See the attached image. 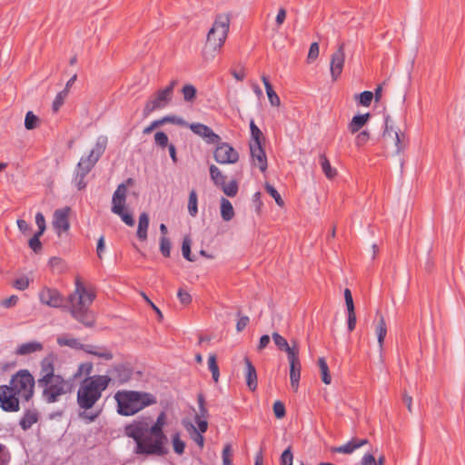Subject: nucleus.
Listing matches in <instances>:
<instances>
[{
  "instance_id": "obj_1",
  "label": "nucleus",
  "mask_w": 465,
  "mask_h": 465,
  "mask_svg": "<svg viewBox=\"0 0 465 465\" xmlns=\"http://www.w3.org/2000/svg\"><path fill=\"white\" fill-rule=\"evenodd\" d=\"M166 414L162 411L154 424L144 417L125 425L124 434L135 442L134 452L143 456H164L168 453L167 437L163 432Z\"/></svg>"
},
{
  "instance_id": "obj_2",
  "label": "nucleus",
  "mask_w": 465,
  "mask_h": 465,
  "mask_svg": "<svg viewBox=\"0 0 465 465\" xmlns=\"http://www.w3.org/2000/svg\"><path fill=\"white\" fill-rule=\"evenodd\" d=\"M39 292L43 304L70 312L72 316L85 327H93L94 317L89 306L95 298V292Z\"/></svg>"
},
{
  "instance_id": "obj_3",
  "label": "nucleus",
  "mask_w": 465,
  "mask_h": 465,
  "mask_svg": "<svg viewBox=\"0 0 465 465\" xmlns=\"http://www.w3.org/2000/svg\"><path fill=\"white\" fill-rule=\"evenodd\" d=\"M56 360L57 355L50 352L40 362V378L37 380V386L42 389V398L46 403L59 401L61 397L71 393L74 387L70 379L54 373Z\"/></svg>"
},
{
  "instance_id": "obj_4",
  "label": "nucleus",
  "mask_w": 465,
  "mask_h": 465,
  "mask_svg": "<svg viewBox=\"0 0 465 465\" xmlns=\"http://www.w3.org/2000/svg\"><path fill=\"white\" fill-rule=\"evenodd\" d=\"M111 377L108 375H94L84 379L77 391V404L83 411L79 412L81 419L89 422L94 421L101 413V410L87 411L93 409L101 399L102 392L108 387Z\"/></svg>"
},
{
  "instance_id": "obj_5",
  "label": "nucleus",
  "mask_w": 465,
  "mask_h": 465,
  "mask_svg": "<svg viewBox=\"0 0 465 465\" xmlns=\"http://www.w3.org/2000/svg\"><path fill=\"white\" fill-rule=\"evenodd\" d=\"M117 401V411L124 416H131L143 408L156 403V398L148 392L118 391L114 396Z\"/></svg>"
},
{
  "instance_id": "obj_6",
  "label": "nucleus",
  "mask_w": 465,
  "mask_h": 465,
  "mask_svg": "<svg viewBox=\"0 0 465 465\" xmlns=\"http://www.w3.org/2000/svg\"><path fill=\"white\" fill-rule=\"evenodd\" d=\"M230 28V16L227 14L216 15L213 26L207 34L206 46L211 47L214 52L220 51L228 35Z\"/></svg>"
},
{
  "instance_id": "obj_7",
  "label": "nucleus",
  "mask_w": 465,
  "mask_h": 465,
  "mask_svg": "<svg viewBox=\"0 0 465 465\" xmlns=\"http://www.w3.org/2000/svg\"><path fill=\"white\" fill-rule=\"evenodd\" d=\"M35 384V378L29 371L21 370L12 377L8 386L25 401H28L34 395Z\"/></svg>"
},
{
  "instance_id": "obj_8",
  "label": "nucleus",
  "mask_w": 465,
  "mask_h": 465,
  "mask_svg": "<svg viewBox=\"0 0 465 465\" xmlns=\"http://www.w3.org/2000/svg\"><path fill=\"white\" fill-rule=\"evenodd\" d=\"M107 141L106 136L100 135L96 139L95 144L90 151L89 154L87 156L81 157L77 164V168L84 170L85 173H89L104 153Z\"/></svg>"
},
{
  "instance_id": "obj_9",
  "label": "nucleus",
  "mask_w": 465,
  "mask_h": 465,
  "mask_svg": "<svg viewBox=\"0 0 465 465\" xmlns=\"http://www.w3.org/2000/svg\"><path fill=\"white\" fill-rule=\"evenodd\" d=\"M173 100V95L168 90L160 89L146 102L143 114L149 116L153 111L165 108Z\"/></svg>"
},
{
  "instance_id": "obj_10",
  "label": "nucleus",
  "mask_w": 465,
  "mask_h": 465,
  "mask_svg": "<svg viewBox=\"0 0 465 465\" xmlns=\"http://www.w3.org/2000/svg\"><path fill=\"white\" fill-rule=\"evenodd\" d=\"M20 397L8 385H0V407L3 411L15 412L19 411Z\"/></svg>"
},
{
  "instance_id": "obj_11",
  "label": "nucleus",
  "mask_w": 465,
  "mask_h": 465,
  "mask_svg": "<svg viewBox=\"0 0 465 465\" xmlns=\"http://www.w3.org/2000/svg\"><path fill=\"white\" fill-rule=\"evenodd\" d=\"M213 157L218 163L231 164L235 163L239 159L238 152L228 143H217Z\"/></svg>"
},
{
  "instance_id": "obj_12",
  "label": "nucleus",
  "mask_w": 465,
  "mask_h": 465,
  "mask_svg": "<svg viewBox=\"0 0 465 465\" xmlns=\"http://www.w3.org/2000/svg\"><path fill=\"white\" fill-rule=\"evenodd\" d=\"M345 63L344 44H341L337 50L331 54L330 72L333 81L341 74Z\"/></svg>"
},
{
  "instance_id": "obj_13",
  "label": "nucleus",
  "mask_w": 465,
  "mask_h": 465,
  "mask_svg": "<svg viewBox=\"0 0 465 465\" xmlns=\"http://www.w3.org/2000/svg\"><path fill=\"white\" fill-rule=\"evenodd\" d=\"M191 131L205 140L207 143H216L220 142V136L216 134L211 127L201 124L193 123L189 125Z\"/></svg>"
},
{
  "instance_id": "obj_14",
  "label": "nucleus",
  "mask_w": 465,
  "mask_h": 465,
  "mask_svg": "<svg viewBox=\"0 0 465 465\" xmlns=\"http://www.w3.org/2000/svg\"><path fill=\"white\" fill-rule=\"evenodd\" d=\"M127 188L124 183H121L117 186L112 198V208L111 211L114 214H121L124 210L126 201Z\"/></svg>"
},
{
  "instance_id": "obj_15",
  "label": "nucleus",
  "mask_w": 465,
  "mask_h": 465,
  "mask_svg": "<svg viewBox=\"0 0 465 465\" xmlns=\"http://www.w3.org/2000/svg\"><path fill=\"white\" fill-rule=\"evenodd\" d=\"M69 211L70 208L65 207L63 209L56 210L54 213L53 226L54 229L58 232V233L61 231L66 232L70 228V223L68 220Z\"/></svg>"
},
{
  "instance_id": "obj_16",
  "label": "nucleus",
  "mask_w": 465,
  "mask_h": 465,
  "mask_svg": "<svg viewBox=\"0 0 465 465\" xmlns=\"http://www.w3.org/2000/svg\"><path fill=\"white\" fill-rule=\"evenodd\" d=\"M251 156L253 162H257V166L261 172H265L267 169V157L262 143H250Z\"/></svg>"
},
{
  "instance_id": "obj_17",
  "label": "nucleus",
  "mask_w": 465,
  "mask_h": 465,
  "mask_svg": "<svg viewBox=\"0 0 465 465\" xmlns=\"http://www.w3.org/2000/svg\"><path fill=\"white\" fill-rule=\"evenodd\" d=\"M108 373L117 382L123 384L128 381L132 377V370L124 364H115L109 371Z\"/></svg>"
},
{
  "instance_id": "obj_18",
  "label": "nucleus",
  "mask_w": 465,
  "mask_h": 465,
  "mask_svg": "<svg viewBox=\"0 0 465 465\" xmlns=\"http://www.w3.org/2000/svg\"><path fill=\"white\" fill-rule=\"evenodd\" d=\"M79 350L85 351L88 354H92L97 356L99 358L104 359L106 361H110L113 359V353L104 347H98L92 344H84L81 343V347Z\"/></svg>"
},
{
  "instance_id": "obj_19",
  "label": "nucleus",
  "mask_w": 465,
  "mask_h": 465,
  "mask_svg": "<svg viewBox=\"0 0 465 465\" xmlns=\"http://www.w3.org/2000/svg\"><path fill=\"white\" fill-rule=\"evenodd\" d=\"M243 361L245 363L246 385L252 391H254L257 388L256 369L248 357H245Z\"/></svg>"
},
{
  "instance_id": "obj_20",
  "label": "nucleus",
  "mask_w": 465,
  "mask_h": 465,
  "mask_svg": "<svg viewBox=\"0 0 465 465\" xmlns=\"http://www.w3.org/2000/svg\"><path fill=\"white\" fill-rule=\"evenodd\" d=\"M368 443L367 439H352L349 442H347L344 445L334 447L332 448L331 451L338 452V453H344V454H351L356 449L361 448Z\"/></svg>"
},
{
  "instance_id": "obj_21",
  "label": "nucleus",
  "mask_w": 465,
  "mask_h": 465,
  "mask_svg": "<svg viewBox=\"0 0 465 465\" xmlns=\"http://www.w3.org/2000/svg\"><path fill=\"white\" fill-rule=\"evenodd\" d=\"M345 303L348 311V329L352 331L356 325V314L351 292H344Z\"/></svg>"
},
{
  "instance_id": "obj_22",
  "label": "nucleus",
  "mask_w": 465,
  "mask_h": 465,
  "mask_svg": "<svg viewBox=\"0 0 465 465\" xmlns=\"http://www.w3.org/2000/svg\"><path fill=\"white\" fill-rule=\"evenodd\" d=\"M371 114L369 113L357 114L352 117L348 124V129L351 134L358 133L369 121Z\"/></svg>"
},
{
  "instance_id": "obj_23",
  "label": "nucleus",
  "mask_w": 465,
  "mask_h": 465,
  "mask_svg": "<svg viewBox=\"0 0 465 465\" xmlns=\"http://www.w3.org/2000/svg\"><path fill=\"white\" fill-rule=\"evenodd\" d=\"M39 415L35 410H28L25 412L24 416L20 420V426L22 430H29L35 423L38 421Z\"/></svg>"
},
{
  "instance_id": "obj_24",
  "label": "nucleus",
  "mask_w": 465,
  "mask_h": 465,
  "mask_svg": "<svg viewBox=\"0 0 465 465\" xmlns=\"http://www.w3.org/2000/svg\"><path fill=\"white\" fill-rule=\"evenodd\" d=\"M43 344L39 341H29L21 344L15 351L17 355H28L43 350Z\"/></svg>"
},
{
  "instance_id": "obj_25",
  "label": "nucleus",
  "mask_w": 465,
  "mask_h": 465,
  "mask_svg": "<svg viewBox=\"0 0 465 465\" xmlns=\"http://www.w3.org/2000/svg\"><path fill=\"white\" fill-rule=\"evenodd\" d=\"M183 426L186 429V430L190 433V436L192 440L200 447L203 448L204 445V438L202 435L203 433H200L198 431L197 428L189 421H183Z\"/></svg>"
},
{
  "instance_id": "obj_26",
  "label": "nucleus",
  "mask_w": 465,
  "mask_h": 465,
  "mask_svg": "<svg viewBox=\"0 0 465 465\" xmlns=\"http://www.w3.org/2000/svg\"><path fill=\"white\" fill-rule=\"evenodd\" d=\"M149 227V216L146 213H142L139 216L137 237L143 241L147 238V231Z\"/></svg>"
},
{
  "instance_id": "obj_27",
  "label": "nucleus",
  "mask_w": 465,
  "mask_h": 465,
  "mask_svg": "<svg viewBox=\"0 0 465 465\" xmlns=\"http://www.w3.org/2000/svg\"><path fill=\"white\" fill-rule=\"evenodd\" d=\"M221 216L225 222L231 221L234 216L232 204L224 197H222L221 199Z\"/></svg>"
},
{
  "instance_id": "obj_28",
  "label": "nucleus",
  "mask_w": 465,
  "mask_h": 465,
  "mask_svg": "<svg viewBox=\"0 0 465 465\" xmlns=\"http://www.w3.org/2000/svg\"><path fill=\"white\" fill-rule=\"evenodd\" d=\"M262 80L264 84L270 104L272 106H278L280 104V98L277 95V94L275 93V91L273 90L272 85L271 84V83L269 82V80L266 76L263 75L262 77Z\"/></svg>"
},
{
  "instance_id": "obj_29",
  "label": "nucleus",
  "mask_w": 465,
  "mask_h": 465,
  "mask_svg": "<svg viewBox=\"0 0 465 465\" xmlns=\"http://www.w3.org/2000/svg\"><path fill=\"white\" fill-rule=\"evenodd\" d=\"M301 362L290 365V379L291 386L296 391L299 388V381L301 378Z\"/></svg>"
},
{
  "instance_id": "obj_30",
  "label": "nucleus",
  "mask_w": 465,
  "mask_h": 465,
  "mask_svg": "<svg viewBox=\"0 0 465 465\" xmlns=\"http://www.w3.org/2000/svg\"><path fill=\"white\" fill-rule=\"evenodd\" d=\"M56 342L61 347L67 346L75 350H79V347H81V342L78 339L69 337L68 335L57 337Z\"/></svg>"
},
{
  "instance_id": "obj_31",
  "label": "nucleus",
  "mask_w": 465,
  "mask_h": 465,
  "mask_svg": "<svg viewBox=\"0 0 465 465\" xmlns=\"http://www.w3.org/2000/svg\"><path fill=\"white\" fill-rule=\"evenodd\" d=\"M376 333H377L379 347L381 351L382 347H383L384 339L387 334V328H386V323H385L383 316H381L379 319V322L376 326Z\"/></svg>"
},
{
  "instance_id": "obj_32",
  "label": "nucleus",
  "mask_w": 465,
  "mask_h": 465,
  "mask_svg": "<svg viewBox=\"0 0 465 465\" xmlns=\"http://www.w3.org/2000/svg\"><path fill=\"white\" fill-rule=\"evenodd\" d=\"M188 213L192 217L198 213V197L195 190H192L188 198Z\"/></svg>"
},
{
  "instance_id": "obj_33",
  "label": "nucleus",
  "mask_w": 465,
  "mask_h": 465,
  "mask_svg": "<svg viewBox=\"0 0 465 465\" xmlns=\"http://www.w3.org/2000/svg\"><path fill=\"white\" fill-rule=\"evenodd\" d=\"M209 171L211 179L213 180L215 185L221 186L222 184L224 183L225 176L223 174V173L216 165L212 164L209 168Z\"/></svg>"
},
{
  "instance_id": "obj_34",
  "label": "nucleus",
  "mask_w": 465,
  "mask_h": 465,
  "mask_svg": "<svg viewBox=\"0 0 465 465\" xmlns=\"http://www.w3.org/2000/svg\"><path fill=\"white\" fill-rule=\"evenodd\" d=\"M354 99L360 105L368 107L371 105L373 99V93L371 91H363L355 94Z\"/></svg>"
},
{
  "instance_id": "obj_35",
  "label": "nucleus",
  "mask_w": 465,
  "mask_h": 465,
  "mask_svg": "<svg viewBox=\"0 0 465 465\" xmlns=\"http://www.w3.org/2000/svg\"><path fill=\"white\" fill-rule=\"evenodd\" d=\"M318 365L321 371L322 381L325 384H330L331 382V378L329 372V367L324 358L318 359Z\"/></svg>"
},
{
  "instance_id": "obj_36",
  "label": "nucleus",
  "mask_w": 465,
  "mask_h": 465,
  "mask_svg": "<svg viewBox=\"0 0 465 465\" xmlns=\"http://www.w3.org/2000/svg\"><path fill=\"white\" fill-rule=\"evenodd\" d=\"M182 94L186 103H192L196 97L197 90L194 85L186 84L182 88Z\"/></svg>"
},
{
  "instance_id": "obj_37",
  "label": "nucleus",
  "mask_w": 465,
  "mask_h": 465,
  "mask_svg": "<svg viewBox=\"0 0 465 465\" xmlns=\"http://www.w3.org/2000/svg\"><path fill=\"white\" fill-rule=\"evenodd\" d=\"M197 401L199 406V411L195 414L194 420H206L208 417V411L205 408V399L202 393L198 394Z\"/></svg>"
},
{
  "instance_id": "obj_38",
  "label": "nucleus",
  "mask_w": 465,
  "mask_h": 465,
  "mask_svg": "<svg viewBox=\"0 0 465 465\" xmlns=\"http://www.w3.org/2000/svg\"><path fill=\"white\" fill-rule=\"evenodd\" d=\"M320 163L326 177L331 179L336 175V170L331 167L330 161L324 155H321Z\"/></svg>"
},
{
  "instance_id": "obj_39",
  "label": "nucleus",
  "mask_w": 465,
  "mask_h": 465,
  "mask_svg": "<svg viewBox=\"0 0 465 465\" xmlns=\"http://www.w3.org/2000/svg\"><path fill=\"white\" fill-rule=\"evenodd\" d=\"M88 173H85L84 170H81L76 167L74 176V182L78 190H83L86 186V183L84 182V178Z\"/></svg>"
},
{
  "instance_id": "obj_40",
  "label": "nucleus",
  "mask_w": 465,
  "mask_h": 465,
  "mask_svg": "<svg viewBox=\"0 0 465 465\" xmlns=\"http://www.w3.org/2000/svg\"><path fill=\"white\" fill-rule=\"evenodd\" d=\"M285 352L287 353V357H288V361H289L290 365L291 364H296L297 365V363H300L299 347H298V345H297V343L295 341H293L292 345L290 346V350L289 351H285Z\"/></svg>"
},
{
  "instance_id": "obj_41",
  "label": "nucleus",
  "mask_w": 465,
  "mask_h": 465,
  "mask_svg": "<svg viewBox=\"0 0 465 465\" xmlns=\"http://www.w3.org/2000/svg\"><path fill=\"white\" fill-rule=\"evenodd\" d=\"M208 367H209V370L212 372V376H213V381L215 382H217L219 381L220 371H219L218 364L216 362V356L214 354L209 355V357H208Z\"/></svg>"
},
{
  "instance_id": "obj_42",
  "label": "nucleus",
  "mask_w": 465,
  "mask_h": 465,
  "mask_svg": "<svg viewBox=\"0 0 465 465\" xmlns=\"http://www.w3.org/2000/svg\"><path fill=\"white\" fill-rule=\"evenodd\" d=\"M220 187H222V190L224 193V194H226L229 197H233L238 193V183L235 180H232L228 183L224 182V183L222 184Z\"/></svg>"
},
{
  "instance_id": "obj_43",
  "label": "nucleus",
  "mask_w": 465,
  "mask_h": 465,
  "mask_svg": "<svg viewBox=\"0 0 465 465\" xmlns=\"http://www.w3.org/2000/svg\"><path fill=\"white\" fill-rule=\"evenodd\" d=\"M191 243H192V241H191L190 237L185 236L183 238V241L182 243V253H183V256L187 261L193 262V261H195V258H194V256H192V253H191Z\"/></svg>"
},
{
  "instance_id": "obj_44",
  "label": "nucleus",
  "mask_w": 465,
  "mask_h": 465,
  "mask_svg": "<svg viewBox=\"0 0 465 465\" xmlns=\"http://www.w3.org/2000/svg\"><path fill=\"white\" fill-rule=\"evenodd\" d=\"M272 338L279 350L283 351L290 350V345L286 339L280 335L278 332H272Z\"/></svg>"
},
{
  "instance_id": "obj_45",
  "label": "nucleus",
  "mask_w": 465,
  "mask_h": 465,
  "mask_svg": "<svg viewBox=\"0 0 465 465\" xmlns=\"http://www.w3.org/2000/svg\"><path fill=\"white\" fill-rule=\"evenodd\" d=\"M396 131L393 129L392 126V121L391 119V116L389 114L384 115V131H383V137L385 139L387 138H393V134Z\"/></svg>"
},
{
  "instance_id": "obj_46",
  "label": "nucleus",
  "mask_w": 465,
  "mask_h": 465,
  "mask_svg": "<svg viewBox=\"0 0 465 465\" xmlns=\"http://www.w3.org/2000/svg\"><path fill=\"white\" fill-rule=\"evenodd\" d=\"M37 122L38 118L32 111L26 113L25 118V127L27 130L35 129L36 127Z\"/></svg>"
},
{
  "instance_id": "obj_47",
  "label": "nucleus",
  "mask_w": 465,
  "mask_h": 465,
  "mask_svg": "<svg viewBox=\"0 0 465 465\" xmlns=\"http://www.w3.org/2000/svg\"><path fill=\"white\" fill-rule=\"evenodd\" d=\"M173 446L175 453L181 455L184 452L185 443L180 439V434L173 435Z\"/></svg>"
},
{
  "instance_id": "obj_48",
  "label": "nucleus",
  "mask_w": 465,
  "mask_h": 465,
  "mask_svg": "<svg viewBox=\"0 0 465 465\" xmlns=\"http://www.w3.org/2000/svg\"><path fill=\"white\" fill-rule=\"evenodd\" d=\"M67 95H68V91L67 90H62L61 92H59L56 94V96H55V98H54V100L53 102V104H52L54 112H57L59 110V108L64 104V99L66 98Z\"/></svg>"
},
{
  "instance_id": "obj_49",
  "label": "nucleus",
  "mask_w": 465,
  "mask_h": 465,
  "mask_svg": "<svg viewBox=\"0 0 465 465\" xmlns=\"http://www.w3.org/2000/svg\"><path fill=\"white\" fill-rule=\"evenodd\" d=\"M169 138L163 131L156 132L154 134V143L161 148H164L169 145Z\"/></svg>"
},
{
  "instance_id": "obj_50",
  "label": "nucleus",
  "mask_w": 465,
  "mask_h": 465,
  "mask_svg": "<svg viewBox=\"0 0 465 465\" xmlns=\"http://www.w3.org/2000/svg\"><path fill=\"white\" fill-rule=\"evenodd\" d=\"M43 233L35 232L34 236L29 240V247L35 252H39L42 249V243L40 242V237Z\"/></svg>"
},
{
  "instance_id": "obj_51",
  "label": "nucleus",
  "mask_w": 465,
  "mask_h": 465,
  "mask_svg": "<svg viewBox=\"0 0 465 465\" xmlns=\"http://www.w3.org/2000/svg\"><path fill=\"white\" fill-rule=\"evenodd\" d=\"M265 190L266 192L274 199L275 203L279 206L283 205V200L281 197V194L278 193V191L270 183L265 184Z\"/></svg>"
},
{
  "instance_id": "obj_52",
  "label": "nucleus",
  "mask_w": 465,
  "mask_h": 465,
  "mask_svg": "<svg viewBox=\"0 0 465 465\" xmlns=\"http://www.w3.org/2000/svg\"><path fill=\"white\" fill-rule=\"evenodd\" d=\"M160 251L164 257H169L171 253V242L166 236L160 238Z\"/></svg>"
},
{
  "instance_id": "obj_53",
  "label": "nucleus",
  "mask_w": 465,
  "mask_h": 465,
  "mask_svg": "<svg viewBox=\"0 0 465 465\" xmlns=\"http://www.w3.org/2000/svg\"><path fill=\"white\" fill-rule=\"evenodd\" d=\"M293 455L291 447H288L281 455V465H292Z\"/></svg>"
},
{
  "instance_id": "obj_54",
  "label": "nucleus",
  "mask_w": 465,
  "mask_h": 465,
  "mask_svg": "<svg viewBox=\"0 0 465 465\" xmlns=\"http://www.w3.org/2000/svg\"><path fill=\"white\" fill-rule=\"evenodd\" d=\"M273 412L277 419H282L286 414L284 404L280 401H276L273 404Z\"/></svg>"
},
{
  "instance_id": "obj_55",
  "label": "nucleus",
  "mask_w": 465,
  "mask_h": 465,
  "mask_svg": "<svg viewBox=\"0 0 465 465\" xmlns=\"http://www.w3.org/2000/svg\"><path fill=\"white\" fill-rule=\"evenodd\" d=\"M93 371V363L92 362H84L81 363L78 367L77 372L74 374L75 377L84 375H90Z\"/></svg>"
},
{
  "instance_id": "obj_56",
  "label": "nucleus",
  "mask_w": 465,
  "mask_h": 465,
  "mask_svg": "<svg viewBox=\"0 0 465 465\" xmlns=\"http://www.w3.org/2000/svg\"><path fill=\"white\" fill-rule=\"evenodd\" d=\"M232 450L231 444H226L223 450V465H232Z\"/></svg>"
},
{
  "instance_id": "obj_57",
  "label": "nucleus",
  "mask_w": 465,
  "mask_h": 465,
  "mask_svg": "<svg viewBox=\"0 0 465 465\" xmlns=\"http://www.w3.org/2000/svg\"><path fill=\"white\" fill-rule=\"evenodd\" d=\"M18 301V296L14 294L11 295L9 298L0 300V306H3L5 308H12L16 305Z\"/></svg>"
},
{
  "instance_id": "obj_58",
  "label": "nucleus",
  "mask_w": 465,
  "mask_h": 465,
  "mask_svg": "<svg viewBox=\"0 0 465 465\" xmlns=\"http://www.w3.org/2000/svg\"><path fill=\"white\" fill-rule=\"evenodd\" d=\"M35 223L38 227V231L36 232L44 233L46 228L45 219L44 214L40 212L35 214Z\"/></svg>"
},
{
  "instance_id": "obj_59",
  "label": "nucleus",
  "mask_w": 465,
  "mask_h": 465,
  "mask_svg": "<svg viewBox=\"0 0 465 465\" xmlns=\"http://www.w3.org/2000/svg\"><path fill=\"white\" fill-rule=\"evenodd\" d=\"M369 138H370L369 132L366 130H363L357 134V136L355 138V143L357 146H362L363 144H365L367 143Z\"/></svg>"
},
{
  "instance_id": "obj_60",
  "label": "nucleus",
  "mask_w": 465,
  "mask_h": 465,
  "mask_svg": "<svg viewBox=\"0 0 465 465\" xmlns=\"http://www.w3.org/2000/svg\"><path fill=\"white\" fill-rule=\"evenodd\" d=\"M29 286V280L27 277H20L14 282V287L19 291H25Z\"/></svg>"
},
{
  "instance_id": "obj_61",
  "label": "nucleus",
  "mask_w": 465,
  "mask_h": 465,
  "mask_svg": "<svg viewBox=\"0 0 465 465\" xmlns=\"http://www.w3.org/2000/svg\"><path fill=\"white\" fill-rule=\"evenodd\" d=\"M319 56V44L317 42H313L311 44L309 53H308V61H313Z\"/></svg>"
},
{
  "instance_id": "obj_62",
  "label": "nucleus",
  "mask_w": 465,
  "mask_h": 465,
  "mask_svg": "<svg viewBox=\"0 0 465 465\" xmlns=\"http://www.w3.org/2000/svg\"><path fill=\"white\" fill-rule=\"evenodd\" d=\"M162 122V124L171 123L175 124H183L184 122L182 118L177 117L175 115H166L160 119Z\"/></svg>"
},
{
  "instance_id": "obj_63",
  "label": "nucleus",
  "mask_w": 465,
  "mask_h": 465,
  "mask_svg": "<svg viewBox=\"0 0 465 465\" xmlns=\"http://www.w3.org/2000/svg\"><path fill=\"white\" fill-rule=\"evenodd\" d=\"M175 297L183 305H187L192 302V296L190 292H175Z\"/></svg>"
},
{
  "instance_id": "obj_64",
  "label": "nucleus",
  "mask_w": 465,
  "mask_h": 465,
  "mask_svg": "<svg viewBox=\"0 0 465 465\" xmlns=\"http://www.w3.org/2000/svg\"><path fill=\"white\" fill-rule=\"evenodd\" d=\"M361 465H376V459L371 453H365L361 459Z\"/></svg>"
}]
</instances>
